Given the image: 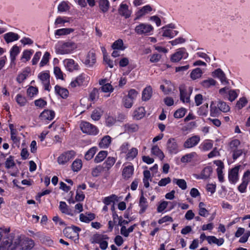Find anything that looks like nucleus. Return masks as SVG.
Listing matches in <instances>:
<instances>
[{
    "label": "nucleus",
    "instance_id": "obj_1",
    "mask_svg": "<svg viewBox=\"0 0 250 250\" xmlns=\"http://www.w3.org/2000/svg\"><path fill=\"white\" fill-rule=\"evenodd\" d=\"M77 47V44L72 41H62L59 42L55 45V51L58 54H68L71 53Z\"/></svg>",
    "mask_w": 250,
    "mask_h": 250
},
{
    "label": "nucleus",
    "instance_id": "obj_2",
    "mask_svg": "<svg viewBox=\"0 0 250 250\" xmlns=\"http://www.w3.org/2000/svg\"><path fill=\"white\" fill-rule=\"evenodd\" d=\"M135 33L141 36H150L153 34L154 27L147 23H140L134 29Z\"/></svg>",
    "mask_w": 250,
    "mask_h": 250
},
{
    "label": "nucleus",
    "instance_id": "obj_3",
    "mask_svg": "<svg viewBox=\"0 0 250 250\" xmlns=\"http://www.w3.org/2000/svg\"><path fill=\"white\" fill-rule=\"evenodd\" d=\"M109 237L107 235L96 233L92 238V243L99 244L102 250H105L108 247L107 240Z\"/></svg>",
    "mask_w": 250,
    "mask_h": 250
},
{
    "label": "nucleus",
    "instance_id": "obj_4",
    "mask_svg": "<svg viewBox=\"0 0 250 250\" xmlns=\"http://www.w3.org/2000/svg\"><path fill=\"white\" fill-rule=\"evenodd\" d=\"M89 79V77L86 74L82 73L79 75L75 80L71 82L70 86L74 88L77 86L87 85Z\"/></svg>",
    "mask_w": 250,
    "mask_h": 250
},
{
    "label": "nucleus",
    "instance_id": "obj_5",
    "mask_svg": "<svg viewBox=\"0 0 250 250\" xmlns=\"http://www.w3.org/2000/svg\"><path fill=\"white\" fill-rule=\"evenodd\" d=\"M80 128L83 133L91 135H95L98 133V129L95 125L87 122H82Z\"/></svg>",
    "mask_w": 250,
    "mask_h": 250
},
{
    "label": "nucleus",
    "instance_id": "obj_6",
    "mask_svg": "<svg viewBox=\"0 0 250 250\" xmlns=\"http://www.w3.org/2000/svg\"><path fill=\"white\" fill-rule=\"evenodd\" d=\"M76 152L74 150L67 151L61 155L58 158V163L60 165H63L67 163L69 161L73 159L75 156Z\"/></svg>",
    "mask_w": 250,
    "mask_h": 250
},
{
    "label": "nucleus",
    "instance_id": "obj_7",
    "mask_svg": "<svg viewBox=\"0 0 250 250\" xmlns=\"http://www.w3.org/2000/svg\"><path fill=\"white\" fill-rule=\"evenodd\" d=\"M167 149L171 154H176L179 151V146L175 138H169L167 143Z\"/></svg>",
    "mask_w": 250,
    "mask_h": 250
},
{
    "label": "nucleus",
    "instance_id": "obj_8",
    "mask_svg": "<svg viewBox=\"0 0 250 250\" xmlns=\"http://www.w3.org/2000/svg\"><path fill=\"white\" fill-rule=\"evenodd\" d=\"M188 53H187L185 48H181L177 50V51L173 54L171 57V61L172 62H179L182 59H186L188 57Z\"/></svg>",
    "mask_w": 250,
    "mask_h": 250
},
{
    "label": "nucleus",
    "instance_id": "obj_9",
    "mask_svg": "<svg viewBox=\"0 0 250 250\" xmlns=\"http://www.w3.org/2000/svg\"><path fill=\"white\" fill-rule=\"evenodd\" d=\"M38 78L41 81L45 90L49 91L51 89L50 84V75L47 72H42L39 74Z\"/></svg>",
    "mask_w": 250,
    "mask_h": 250
},
{
    "label": "nucleus",
    "instance_id": "obj_10",
    "mask_svg": "<svg viewBox=\"0 0 250 250\" xmlns=\"http://www.w3.org/2000/svg\"><path fill=\"white\" fill-rule=\"evenodd\" d=\"M250 182V170H247L244 172L242 178V183L238 186V190L241 193H245L249 183Z\"/></svg>",
    "mask_w": 250,
    "mask_h": 250
},
{
    "label": "nucleus",
    "instance_id": "obj_11",
    "mask_svg": "<svg viewBox=\"0 0 250 250\" xmlns=\"http://www.w3.org/2000/svg\"><path fill=\"white\" fill-rule=\"evenodd\" d=\"M240 167V166H237L229 170L228 178L230 183L235 184L238 181Z\"/></svg>",
    "mask_w": 250,
    "mask_h": 250
},
{
    "label": "nucleus",
    "instance_id": "obj_12",
    "mask_svg": "<svg viewBox=\"0 0 250 250\" xmlns=\"http://www.w3.org/2000/svg\"><path fill=\"white\" fill-rule=\"evenodd\" d=\"M200 137L198 135H194L188 138L183 144L185 148H191L196 146L200 141Z\"/></svg>",
    "mask_w": 250,
    "mask_h": 250
},
{
    "label": "nucleus",
    "instance_id": "obj_13",
    "mask_svg": "<svg viewBox=\"0 0 250 250\" xmlns=\"http://www.w3.org/2000/svg\"><path fill=\"white\" fill-rule=\"evenodd\" d=\"M152 10L153 9L151 6L149 4H147L143 6L135 12V18L134 20L136 21L139 20L143 16L150 13Z\"/></svg>",
    "mask_w": 250,
    "mask_h": 250
},
{
    "label": "nucleus",
    "instance_id": "obj_14",
    "mask_svg": "<svg viewBox=\"0 0 250 250\" xmlns=\"http://www.w3.org/2000/svg\"><path fill=\"white\" fill-rule=\"evenodd\" d=\"M118 13L121 16L128 19L131 16L132 12L131 9H129V6L123 2L119 5Z\"/></svg>",
    "mask_w": 250,
    "mask_h": 250
},
{
    "label": "nucleus",
    "instance_id": "obj_15",
    "mask_svg": "<svg viewBox=\"0 0 250 250\" xmlns=\"http://www.w3.org/2000/svg\"><path fill=\"white\" fill-rule=\"evenodd\" d=\"M212 76L214 78H218L223 85H227L229 83L225 73L220 68H218L212 72Z\"/></svg>",
    "mask_w": 250,
    "mask_h": 250
},
{
    "label": "nucleus",
    "instance_id": "obj_16",
    "mask_svg": "<svg viewBox=\"0 0 250 250\" xmlns=\"http://www.w3.org/2000/svg\"><path fill=\"white\" fill-rule=\"evenodd\" d=\"M55 115V113L52 110L45 109L40 115V119L42 121L52 120Z\"/></svg>",
    "mask_w": 250,
    "mask_h": 250
},
{
    "label": "nucleus",
    "instance_id": "obj_17",
    "mask_svg": "<svg viewBox=\"0 0 250 250\" xmlns=\"http://www.w3.org/2000/svg\"><path fill=\"white\" fill-rule=\"evenodd\" d=\"M160 88L165 94L167 95L173 90L174 86L169 81L165 80L163 81V84L160 85Z\"/></svg>",
    "mask_w": 250,
    "mask_h": 250
},
{
    "label": "nucleus",
    "instance_id": "obj_18",
    "mask_svg": "<svg viewBox=\"0 0 250 250\" xmlns=\"http://www.w3.org/2000/svg\"><path fill=\"white\" fill-rule=\"evenodd\" d=\"M212 172V168L210 166L205 167L199 175H196L195 177L197 179H207L208 178Z\"/></svg>",
    "mask_w": 250,
    "mask_h": 250
},
{
    "label": "nucleus",
    "instance_id": "obj_19",
    "mask_svg": "<svg viewBox=\"0 0 250 250\" xmlns=\"http://www.w3.org/2000/svg\"><path fill=\"white\" fill-rule=\"evenodd\" d=\"M96 61L95 53L93 51H89L86 56L84 63L88 67H91L95 63Z\"/></svg>",
    "mask_w": 250,
    "mask_h": 250
},
{
    "label": "nucleus",
    "instance_id": "obj_20",
    "mask_svg": "<svg viewBox=\"0 0 250 250\" xmlns=\"http://www.w3.org/2000/svg\"><path fill=\"white\" fill-rule=\"evenodd\" d=\"M63 63L65 66L69 71H73L75 70H78L79 69V65L78 63H76L75 62L70 59H66L63 61Z\"/></svg>",
    "mask_w": 250,
    "mask_h": 250
},
{
    "label": "nucleus",
    "instance_id": "obj_21",
    "mask_svg": "<svg viewBox=\"0 0 250 250\" xmlns=\"http://www.w3.org/2000/svg\"><path fill=\"white\" fill-rule=\"evenodd\" d=\"M34 246L33 240L26 237H22V241L21 245V249L27 250L31 249Z\"/></svg>",
    "mask_w": 250,
    "mask_h": 250
},
{
    "label": "nucleus",
    "instance_id": "obj_22",
    "mask_svg": "<svg viewBox=\"0 0 250 250\" xmlns=\"http://www.w3.org/2000/svg\"><path fill=\"white\" fill-rule=\"evenodd\" d=\"M134 173V167L129 165L124 167L122 171V176L125 180H128L131 177Z\"/></svg>",
    "mask_w": 250,
    "mask_h": 250
},
{
    "label": "nucleus",
    "instance_id": "obj_23",
    "mask_svg": "<svg viewBox=\"0 0 250 250\" xmlns=\"http://www.w3.org/2000/svg\"><path fill=\"white\" fill-rule=\"evenodd\" d=\"M180 100L183 103H188L190 101V94L192 92V90L189 89L188 91L185 89L180 88Z\"/></svg>",
    "mask_w": 250,
    "mask_h": 250
},
{
    "label": "nucleus",
    "instance_id": "obj_24",
    "mask_svg": "<svg viewBox=\"0 0 250 250\" xmlns=\"http://www.w3.org/2000/svg\"><path fill=\"white\" fill-rule=\"evenodd\" d=\"M161 30H162V36L163 37L170 39L174 37L178 33V31L170 29H167V27H163L161 28Z\"/></svg>",
    "mask_w": 250,
    "mask_h": 250
},
{
    "label": "nucleus",
    "instance_id": "obj_25",
    "mask_svg": "<svg viewBox=\"0 0 250 250\" xmlns=\"http://www.w3.org/2000/svg\"><path fill=\"white\" fill-rule=\"evenodd\" d=\"M19 47L16 45H14L10 51V65L12 66L15 64V60L16 56L20 53Z\"/></svg>",
    "mask_w": 250,
    "mask_h": 250
},
{
    "label": "nucleus",
    "instance_id": "obj_26",
    "mask_svg": "<svg viewBox=\"0 0 250 250\" xmlns=\"http://www.w3.org/2000/svg\"><path fill=\"white\" fill-rule=\"evenodd\" d=\"M19 35L12 32H8L4 35V39L7 43H10L19 39Z\"/></svg>",
    "mask_w": 250,
    "mask_h": 250
},
{
    "label": "nucleus",
    "instance_id": "obj_27",
    "mask_svg": "<svg viewBox=\"0 0 250 250\" xmlns=\"http://www.w3.org/2000/svg\"><path fill=\"white\" fill-rule=\"evenodd\" d=\"M152 88L151 86H147L142 91V99L143 101H148L152 95Z\"/></svg>",
    "mask_w": 250,
    "mask_h": 250
},
{
    "label": "nucleus",
    "instance_id": "obj_28",
    "mask_svg": "<svg viewBox=\"0 0 250 250\" xmlns=\"http://www.w3.org/2000/svg\"><path fill=\"white\" fill-rule=\"evenodd\" d=\"M95 214L93 213H81L80 214V220L85 223H88L95 218Z\"/></svg>",
    "mask_w": 250,
    "mask_h": 250
},
{
    "label": "nucleus",
    "instance_id": "obj_29",
    "mask_svg": "<svg viewBox=\"0 0 250 250\" xmlns=\"http://www.w3.org/2000/svg\"><path fill=\"white\" fill-rule=\"evenodd\" d=\"M213 141L211 140L204 141L199 146V148L202 151H207L211 149L213 146Z\"/></svg>",
    "mask_w": 250,
    "mask_h": 250
},
{
    "label": "nucleus",
    "instance_id": "obj_30",
    "mask_svg": "<svg viewBox=\"0 0 250 250\" xmlns=\"http://www.w3.org/2000/svg\"><path fill=\"white\" fill-rule=\"evenodd\" d=\"M139 206L140 208V214L144 213L148 207L147 199L144 196L143 193L140 198Z\"/></svg>",
    "mask_w": 250,
    "mask_h": 250
},
{
    "label": "nucleus",
    "instance_id": "obj_31",
    "mask_svg": "<svg viewBox=\"0 0 250 250\" xmlns=\"http://www.w3.org/2000/svg\"><path fill=\"white\" fill-rule=\"evenodd\" d=\"M151 154L158 157L161 160H163L165 155L157 145H154L151 149Z\"/></svg>",
    "mask_w": 250,
    "mask_h": 250
},
{
    "label": "nucleus",
    "instance_id": "obj_32",
    "mask_svg": "<svg viewBox=\"0 0 250 250\" xmlns=\"http://www.w3.org/2000/svg\"><path fill=\"white\" fill-rule=\"evenodd\" d=\"M138 154V150L137 148L132 147L128 150L125 155V159L127 161L134 160Z\"/></svg>",
    "mask_w": 250,
    "mask_h": 250
},
{
    "label": "nucleus",
    "instance_id": "obj_33",
    "mask_svg": "<svg viewBox=\"0 0 250 250\" xmlns=\"http://www.w3.org/2000/svg\"><path fill=\"white\" fill-rule=\"evenodd\" d=\"M111 143V138L108 136H104L99 144V147L102 148H106L109 147Z\"/></svg>",
    "mask_w": 250,
    "mask_h": 250
},
{
    "label": "nucleus",
    "instance_id": "obj_34",
    "mask_svg": "<svg viewBox=\"0 0 250 250\" xmlns=\"http://www.w3.org/2000/svg\"><path fill=\"white\" fill-rule=\"evenodd\" d=\"M55 91L56 94L60 96L62 98L64 99L68 97V91L66 88L61 87L56 85L55 86Z\"/></svg>",
    "mask_w": 250,
    "mask_h": 250
},
{
    "label": "nucleus",
    "instance_id": "obj_35",
    "mask_svg": "<svg viewBox=\"0 0 250 250\" xmlns=\"http://www.w3.org/2000/svg\"><path fill=\"white\" fill-rule=\"evenodd\" d=\"M98 2L100 10L103 13L107 12L110 7V3L108 0H98Z\"/></svg>",
    "mask_w": 250,
    "mask_h": 250
},
{
    "label": "nucleus",
    "instance_id": "obj_36",
    "mask_svg": "<svg viewBox=\"0 0 250 250\" xmlns=\"http://www.w3.org/2000/svg\"><path fill=\"white\" fill-rule=\"evenodd\" d=\"M207 240L209 244H215L218 246H221L224 242V240L223 238H221L218 239L214 236H208L207 238Z\"/></svg>",
    "mask_w": 250,
    "mask_h": 250
},
{
    "label": "nucleus",
    "instance_id": "obj_37",
    "mask_svg": "<svg viewBox=\"0 0 250 250\" xmlns=\"http://www.w3.org/2000/svg\"><path fill=\"white\" fill-rule=\"evenodd\" d=\"M59 208L62 213L73 216L72 210L70 209L65 202L61 201L60 202Z\"/></svg>",
    "mask_w": 250,
    "mask_h": 250
},
{
    "label": "nucleus",
    "instance_id": "obj_38",
    "mask_svg": "<svg viewBox=\"0 0 250 250\" xmlns=\"http://www.w3.org/2000/svg\"><path fill=\"white\" fill-rule=\"evenodd\" d=\"M145 115V109L143 107H139L136 109L133 113L134 118L136 120L142 119Z\"/></svg>",
    "mask_w": 250,
    "mask_h": 250
},
{
    "label": "nucleus",
    "instance_id": "obj_39",
    "mask_svg": "<svg viewBox=\"0 0 250 250\" xmlns=\"http://www.w3.org/2000/svg\"><path fill=\"white\" fill-rule=\"evenodd\" d=\"M6 238H2L0 241L1 243L0 245V250H14V246L9 244L6 240Z\"/></svg>",
    "mask_w": 250,
    "mask_h": 250
},
{
    "label": "nucleus",
    "instance_id": "obj_40",
    "mask_svg": "<svg viewBox=\"0 0 250 250\" xmlns=\"http://www.w3.org/2000/svg\"><path fill=\"white\" fill-rule=\"evenodd\" d=\"M198 155L196 152H192L191 153L187 154L183 156L181 159V161L182 163H188L190 162L192 159L194 158L197 157Z\"/></svg>",
    "mask_w": 250,
    "mask_h": 250
},
{
    "label": "nucleus",
    "instance_id": "obj_41",
    "mask_svg": "<svg viewBox=\"0 0 250 250\" xmlns=\"http://www.w3.org/2000/svg\"><path fill=\"white\" fill-rule=\"evenodd\" d=\"M74 31V30L71 28L59 29L55 31V36H59L67 35L73 32Z\"/></svg>",
    "mask_w": 250,
    "mask_h": 250
},
{
    "label": "nucleus",
    "instance_id": "obj_42",
    "mask_svg": "<svg viewBox=\"0 0 250 250\" xmlns=\"http://www.w3.org/2000/svg\"><path fill=\"white\" fill-rule=\"evenodd\" d=\"M107 151L102 150L100 151L94 158V162L96 163H99L102 162L107 156Z\"/></svg>",
    "mask_w": 250,
    "mask_h": 250
},
{
    "label": "nucleus",
    "instance_id": "obj_43",
    "mask_svg": "<svg viewBox=\"0 0 250 250\" xmlns=\"http://www.w3.org/2000/svg\"><path fill=\"white\" fill-rule=\"evenodd\" d=\"M70 6L69 2L67 1H62L58 6V10L59 12H64L69 10Z\"/></svg>",
    "mask_w": 250,
    "mask_h": 250
},
{
    "label": "nucleus",
    "instance_id": "obj_44",
    "mask_svg": "<svg viewBox=\"0 0 250 250\" xmlns=\"http://www.w3.org/2000/svg\"><path fill=\"white\" fill-rule=\"evenodd\" d=\"M173 183L176 184L182 190H185L187 188V182L184 179L174 178Z\"/></svg>",
    "mask_w": 250,
    "mask_h": 250
},
{
    "label": "nucleus",
    "instance_id": "obj_45",
    "mask_svg": "<svg viewBox=\"0 0 250 250\" xmlns=\"http://www.w3.org/2000/svg\"><path fill=\"white\" fill-rule=\"evenodd\" d=\"M112 48L114 50H124L125 48L124 46L123 41L122 39H118L113 42Z\"/></svg>",
    "mask_w": 250,
    "mask_h": 250
},
{
    "label": "nucleus",
    "instance_id": "obj_46",
    "mask_svg": "<svg viewBox=\"0 0 250 250\" xmlns=\"http://www.w3.org/2000/svg\"><path fill=\"white\" fill-rule=\"evenodd\" d=\"M218 108L219 109L220 112H227L230 110L229 106L226 103L219 101L217 104Z\"/></svg>",
    "mask_w": 250,
    "mask_h": 250
},
{
    "label": "nucleus",
    "instance_id": "obj_47",
    "mask_svg": "<svg viewBox=\"0 0 250 250\" xmlns=\"http://www.w3.org/2000/svg\"><path fill=\"white\" fill-rule=\"evenodd\" d=\"M203 74L202 70L200 68H196L193 69L190 73V77L193 80L200 78Z\"/></svg>",
    "mask_w": 250,
    "mask_h": 250
},
{
    "label": "nucleus",
    "instance_id": "obj_48",
    "mask_svg": "<svg viewBox=\"0 0 250 250\" xmlns=\"http://www.w3.org/2000/svg\"><path fill=\"white\" fill-rule=\"evenodd\" d=\"M116 162L115 158L113 157H108L103 165H104V168L109 170L115 164Z\"/></svg>",
    "mask_w": 250,
    "mask_h": 250
},
{
    "label": "nucleus",
    "instance_id": "obj_49",
    "mask_svg": "<svg viewBox=\"0 0 250 250\" xmlns=\"http://www.w3.org/2000/svg\"><path fill=\"white\" fill-rule=\"evenodd\" d=\"M82 167V161L80 159H76L71 165L72 169L74 171H79Z\"/></svg>",
    "mask_w": 250,
    "mask_h": 250
},
{
    "label": "nucleus",
    "instance_id": "obj_50",
    "mask_svg": "<svg viewBox=\"0 0 250 250\" xmlns=\"http://www.w3.org/2000/svg\"><path fill=\"white\" fill-rule=\"evenodd\" d=\"M97 148L96 147L90 148L85 154L84 158L88 161L91 160L96 153Z\"/></svg>",
    "mask_w": 250,
    "mask_h": 250
},
{
    "label": "nucleus",
    "instance_id": "obj_51",
    "mask_svg": "<svg viewBox=\"0 0 250 250\" xmlns=\"http://www.w3.org/2000/svg\"><path fill=\"white\" fill-rule=\"evenodd\" d=\"M216 83V81L212 78L204 80L202 82L201 84L205 88H209L211 86H214Z\"/></svg>",
    "mask_w": 250,
    "mask_h": 250
},
{
    "label": "nucleus",
    "instance_id": "obj_52",
    "mask_svg": "<svg viewBox=\"0 0 250 250\" xmlns=\"http://www.w3.org/2000/svg\"><path fill=\"white\" fill-rule=\"evenodd\" d=\"M187 112V110L186 108L181 107L174 112V117L177 119L181 118L185 115Z\"/></svg>",
    "mask_w": 250,
    "mask_h": 250
},
{
    "label": "nucleus",
    "instance_id": "obj_53",
    "mask_svg": "<svg viewBox=\"0 0 250 250\" xmlns=\"http://www.w3.org/2000/svg\"><path fill=\"white\" fill-rule=\"evenodd\" d=\"M210 108V115L211 116L218 117L220 114L221 112L217 106L213 105L211 104Z\"/></svg>",
    "mask_w": 250,
    "mask_h": 250
},
{
    "label": "nucleus",
    "instance_id": "obj_54",
    "mask_svg": "<svg viewBox=\"0 0 250 250\" xmlns=\"http://www.w3.org/2000/svg\"><path fill=\"white\" fill-rule=\"evenodd\" d=\"M208 104H204L199 108L197 113L200 116H206L208 115Z\"/></svg>",
    "mask_w": 250,
    "mask_h": 250
},
{
    "label": "nucleus",
    "instance_id": "obj_55",
    "mask_svg": "<svg viewBox=\"0 0 250 250\" xmlns=\"http://www.w3.org/2000/svg\"><path fill=\"white\" fill-rule=\"evenodd\" d=\"M116 198L117 196L114 194H112L110 196L105 197L103 200V203L105 205H109L112 203L114 204V201Z\"/></svg>",
    "mask_w": 250,
    "mask_h": 250
},
{
    "label": "nucleus",
    "instance_id": "obj_56",
    "mask_svg": "<svg viewBox=\"0 0 250 250\" xmlns=\"http://www.w3.org/2000/svg\"><path fill=\"white\" fill-rule=\"evenodd\" d=\"M16 100L18 104L21 106L25 105L27 103L26 99L20 94H18L16 96Z\"/></svg>",
    "mask_w": 250,
    "mask_h": 250
},
{
    "label": "nucleus",
    "instance_id": "obj_57",
    "mask_svg": "<svg viewBox=\"0 0 250 250\" xmlns=\"http://www.w3.org/2000/svg\"><path fill=\"white\" fill-rule=\"evenodd\" d=\"M102 115V112L100 109H95L91 115V118L94 121H98Z\"/></svg>",
    "mask_w": 250,
    "mask_h": 250
},
{
    "label": "nucleus",
    "instance_id": "obj_58",
    "mask_svg": "<svg viewBox=\"0 0 250 250\" xmlns=\"http://www.w3.org/2000/svg\"><path fill=\"white\" fill-rule=\"evenodd\" d=\"M240 141L238 139L232 140L229 144L230 151L238 149V147L240 145Z\"/></svg>",
    "mask_w": 250,
    "mask_h": 250
},
{
    "label": "nucleus",
    "instance_id": "obj_59",
    "mask_svg": "<svg viewBox=\"0 0 250 250\" xmlns=\"http://www.w3.org/2000/svg\"><path fill=\"white\" fill-rule=\"evenodd\" d=\"M134 101L128 97L125 96L123 100V103L124 106L127 108H131L133 104Z\"/></svg>",
    "mask_w": 250,
    "mask_h": 250
},
{
    "label": "nucleus",
    "instance_id": "obj_60",
    "mask_svg": "<svg viewBox=\"0 0 250 250\" xmlns=\"http://www.w3.org/2000/svg\"><path fill=\"white\" fill-rule=\"evenodd\" d=\"M5 167L7 169H9L15 166V164L14 161V157L12 156H10L7 158L5 162Z\"/></svg>",
    "mask_w": 250,
    "mask_h": 250
},
{
    "label": "nucleus",
    "instance_id": "obj_61",
    "mask_svg": "<svg viewBox=\"0 0 250 250\" xmlns=\"http://www.w3.org/2000/svg\"><path fill=\"white\" fill-rule=\"evenodd\" d=\"M99 98V90L97 88H93L89 94V99L91 101H94Z\"/></svg>",
    "mask_w": 250,
    "mask_h": 250
},
{
    "label": "nucleus",
    "instance_id": "obj_62",
    "mask_svg": "<svg viewBox=\"0 0 250 250\" xmlns=\"http://www.w3.org/2000/svg\"><path fill=\"white\" fill-rule=\"evenodd\" d=\"M38 93V89L37 87L31 86L27 90V94L30 97H33Z\"/></svg>",
    "mask_w": 250,
    "mask_h": 250
},
{
    "label": "nucleus",
    "instance_id": "obj_63",
    "mask_svg": "<svg viewBox=\"0 0 250 250\" xmlns=\"http://www.w3.org/2000/svg\"><path fill=\"white\" fill-rule=\"evenodd\" d=\"M34 51L32 49L24 50L22 53L21 59H25L26 61H29Z\"/></svg>",
    "mask_w": 250,
    "mask_h": 250
},
{
    "label": "nucleus",
    "instance_id": "obj_64",
    "mask_svg": "<svg viewBox=\"0 0 250 250\" xmlns=\"http://www.w3.org/2000/svg\"><path fill=\"white\" fill-rule=\"evenodd\" d=\"M248 103V101L245 97H242L239 99L237 101L236 106L239 109H241L244 107Z\"/></svg>",
    "mask_w": 250,
    "mask_h": 250
}]
</instances>
